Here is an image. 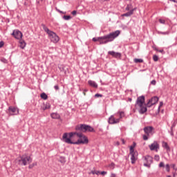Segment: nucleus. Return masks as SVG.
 <instances>
[{"label": "nucleus", "mask_w": 177, "mask_h": 177, "mask_svg": "<svg viewBox=\"0 0 177 177\" xmlns=\"http://www.w3.org/2000/svg\"><path fill=\"white\" fill-rule=\"evenodd\" d=\"M67 133L63 134L62 140L65 143H68V145H88L89 143L88 137L82 133V136L79 137L80 138L76 142H73L70 138H67Z\"/></svg>", "instance_id": "1"}, {"label": "nucleus", "mask_w": 177, "mask_h": 177, "mask_svg": "<svg viewBox=\"0 0 177 177\" xmlns=\"http://www.w3.org/2000/svg\"><path fill=\"white\" fill-rule=\"evenodd\" d=\"M121 34V31L120 30H116L115 32H112L106 35L100 37L99 39V42L100 45H104L106 44H109V42H113L118 35Z\"/></svg>", "instance_id": "2"}, {"label": "nucleus", "mask_w": 177, "mask_h": 177, "mask_svg": "<svg viewBox=\"0 0 177 177\" xmlns=\"http://www.w3.org/2000/svg\"><path fill=\"white\" fill-rule=\"evenodd\" d=\"M41 26L45 32L48 34V38L51 41V42H53V44H57V42L60 41V38L59 37L57 34H56V32L49 30V28L46 27L45 24H41Z\"/></svg>", "instance_id": "3"}, {"label": "nucleus", "mask_w": 177, "mask_h": 177, "mask_svg": "<svg viewBox=\"0 0 177 177\" xmlns=\"http://www.w3.org/2000/svg\"><path fill=\"white\" fill-rule=\"evenodd\" d=\"M145 104V96L141 95L137 98V100L135 104L136 109H139V113L140 114H145L147 111V107L144 106Z\"/></svg>", "instance_id": "4"}, {"label": "nucleus", "mask_w": 177, "mask_h": 177, "mask_svg": "<svg viewBox=\"0 0 177 177\" xmlns=\"http://www.w3.org/2000/svg\"><path fill=\"white\" fill-rule=\"evenodd\" d=\"M19 161V162H22L21 165H27V164H30L32 162V159H31L30 156H23Z\"/></svg>", "instance_id": "5"}, {"label": "nucleus", "mask_w": 177, "mask_h": 177, "mask_svg": "<svg viewBox=\"0 0 177 177\" xmlns=\"http://www.w3.org/2000/svg\"><path fill=\"white\" fill-rule=\"evenodd\" d=\"M115 117H117L115 114L111 115L108 119L109 124H111V125H114V124H120V118H115Z\"/></svg>", "instance_id": "6"}, {"label": "nucleus", "mask_w": 177, "mask_h": 177, "mask_svg": "<svg viewBox=\"0 0 177 177\" xmlns=\"http://www.w3.org/2000/svg\"><path fill=\"white\" fill-rule=\"evenodd\" d=\"M143 131H144L145 133H146V135H147V136H150V135H151V136L154 135V127H153L151 126L145 127L143 129Z\"/></svg>", "instance_id": "7"}, {"label": "nucleus", "mask_w": 177, "mask_h": 177, "mask_svg": "<svg viewBox=\"0 0 177 177\" xmlns=\"http://www.w3.org/2000/svg\"><path fill=\"white\" fill-rule=\"evenodd\" d=\"M75 131H79L80 132H87L88 124H79L75 128Z\"/></svg>", "instance_id": "8"}, {"label": "nucleus", "mask_w": 177, "mask_h": 177, "mask_svg": "<svg viewBox=\"0 0 177 177\" xmlns=\"http://www.w3.org/2000/svg\"><path fill=\"white\" fill-rule=\"evenodd\" d=\"M158 103V97L155 96L149 100L147 103V107H151V106H154V104Z\"/></svg>", "instance_id": "9"}, {"label": "nucleus", "mask_w": 177, "mask_h": 177, "mask_svg": "<svg viewBox=\"0 0 177 177\" xmlns=\"http://www.w3.org/2000/svg\"><path fill=\"white\" fill-rule=\"evenodd\" d=\"M149 147L151 151H158V149H160V145L157 141H154L152 144L149 145Z\"/></svg>", "instance_id": "10"}, {"label": "nucleus", "mask_w": 177, "mask_h": 177, "mask_svg": "<svg viewBox=\"0 0 177 177\" xmlns=\"http://www.w3.org/2000/svg\"><path fill=\"white\" fill-rule=\"evenodd\" d=\"M8 111L10 115H17L19 114V109L15 106H9Z\"/></svg>", "instance_id": "11"}, {"label": "nucleus", "mask_w": 177, "mask_h": 177, "mask_svg": "<svg viewBox=\"0 0 177 177\" xmlns=\"http://www.w3.org/2000/svg\"><path fill=\"white\" fill-rule=\"evenodd\" d=\"M12 35H13L16 39H21V38H23V33L19 30H15L12 33Z\"/></svg>", "instance_id": "12"}, {"label": "nucleus", "mask_w": 177, "mask_h": 177, "mask_svg": "<svg viewBox=\"0 0 177 177\" xmlns=\"http://www.w3.org/2000/svg\"><path fill=\"white\" fill-rule=\"evenodd\" d=\"M67 135V139H70L71 140V138L74 136V135H77V138H81L82 136V133H78V132H71V133H66Z\"/></svg>", "instance_id": "13"}, {"label": "nucleus", "mask_w": 177, "mask_h": 177, "mask_svg": "<svg viewBox=\"0 0 177 177\" xmlns=\"http://www.w3.org/2000/svg\"><path fill=\"white\" fill-rule=\"evenodd\" d=\"M108 55H110L113 57H115V59H120L122 56L120 53H116L115 51H109Z\"/></svg>", "instance_id": "14"}, {"label": "nucleus", "mask_w": 177, "mask_h": 177, "mask_svg": "<svg viewBox=\"0 0 177 177\" xmlns=\"http://www.w3.org/2000/svg\"><path fill=\"white\" fill-rule=\"evenodd\" d=\"M115 115H119L118 118H120V121H121V119L125 117V112L122 111H118L116 113H115Z\"/></svg>", "instance_id": "15"}, {"label": "nucleus", "mask_w": 177, "mask_h": 177, "mask_svg": "<svg viewBox=\"0 0 177 177\" xmlns=\"http://www.w3.org/2000/svg\"><path fill=\"white\" fill-rule=\"evenodd\" d=\"M145 160L148 164H153V157L150 156H147L145 157Z\"/></svg>", "instance_id": "16"}, {"label": "nucleus", "mask_w": 177, "mask_h": 177, "mask_svg": "<svg viewBox=\"0 0 177 177\" xmlns=\"http://www.w3.org/2000/svg\"><path fill=\"white\" fill-rule=\"evenodd\" d=\"M51 118H53V120H59L60 115L57 113H53L50 114Z\"/></svg>", "instance_id": "17"}, {"label": "nucleus", "mask_w": 177, "mask_h": 177, "mask_svg": "<svg viewBox=\"0 0 177 177\" xmlns=\"http://www.w3.org/2000/svg\"><path fill=\"white\" fill-rule=\"evenodd\" d=\"M88 84L90 86H93V88H97V84L95 81L88 80Z\"/></svg>", "instance_id": "18"}, {"label": "nucleus", "mask_w": 177, "mask_h": 177, "mask_svg": "<svg viewBox=\"0 0 177 177\" xmlns=\"http://www.w3.org/2000/svg\"><path fill=\"white\" fill-rule=\"evenodd\" d=\"M162 147H164V149H166L167 151H171V148L168 145V143H167L166 142H162Z\"/></svg>", "instance_id": "19"}, {"label": "nucleus", "mask_w": 177, "mask_h": 177, "mask_svg": "<svg viewBox=\"0 0 177 177\" xmlns=\"http://www.w3.org/2000/svg\"><path fill=\"white\" fill-rule=\"evenodd\" d=\"M19 44H20L19 46L21 49H24V48H26V41L24 40L20 39Z\"/></svg>", "instance_id": "20"}, {"label": "nucleus", "mask_w": 177, "mask_h": 177, "mask_svg": "<svg viewBox=\"0 0 177 177\" xmlns=\"http://www.w3.org/2000/svg\"><path fill=\"white\" fill-rule=\"evenodd\" d=\"M132 15H133L132 11H129L124 14H122V17H129L132 16Z\"/></svg>", "instance_id": "21"}, {"label": "nucleus", "mask_w": 177, "mask_h": 177, "mask_svg": "<svg viewBox=\"0 0 177 177\" xmlns=\"http://www.w3.org/2000/svg\"><path fill=\"white\" fill-rule=\"evenodd\" d=\"M42 110H48V109H50V104L49 103H46V104H44L43 106H41Z\"/></svg>", "instance_id": "22"}, {"label": "nucleus", "mask_w": 177, "mask_h": 177, "mask_svg": "<svg viewBox=\"0 0 177 177\" xmlns=\"http://www.w3.org/2000/svg\"><path fill=\"white\" fill-rule=\"evenodd\" d=\"M130 155L131 156V164H135V162L136 161V158L135 157V153H130Z\"/></svg>", "instance_id": "23"}, {"label": "nucleus", "mask_w": 177, "mask_h": 177, "mask_svg": "<svg viewBox=\"0 0 177 177\" xmlns=\"http://www.w3.org/2000/svg\"><path fill=\"white\" fill-rule=\"evenodd\" d=\"M132 8H133V6H132V3L127 4L126 6L125 10L131 12V10H132Z\"/></svg>", "instance_id": "24"}, {"label": "nucleus", "mask_w": 177, "mask_h": 177, "mask_svg": "<svg viewBox=\"0 0 177 177\" xmlns=\"http://www.w3.org/2000/svg\"><path fill=\"white\" fill-rule=\"evenodd\" d=\"M169 31H166V32H161V31H158V34L162 35H169Z\"/></svg>", "instance_id": "25"}, {"label": "nucleus", "mask_w": 177, "mask_h": 177, "mask_svg": "<svg viewBox=\"0 0 177 177\" xmlns=\"http://www.w3.org/2000/svg\"><path fill=\"white\" fill-rule=\"evenodd\" d=\"M87 132H95V129L92 127L87 125Z\"/></svg>", "instance_id": "26"}, {"label": "nucleus", "mask_w": 177, "mask_h": 177, "mask_svg": "<svg viewBox=\"0 0 177 177\" xmlns=\"http://www.w3.org/2000/svg\"><path fill=\"white\" fill-rule=\"evenodd\" d=\"M41 99H44V100H46V99H48V95H46L45 93H43L41 94Z\"/></svg>", "instance_id": "27"}, {"label": "nucleus", "mask_w": 177, "mask_h": 177, "mask_svg": "<svg viewBox=\"0 0 177 177\" xmlns=\"http://www.w3.org/2000/svg\"><path fill=\"white\" fill-rule=\"evenodd\" d=\"M134 63H143V59L135 58L133 59Z\"/></svg>", "instance_id": "28"}, {"label": "nucleus", "mask_w": 177, "mask_h": 177, "mask_svg": "<svg viewBox=\"0 0 177 177\" xmlns=\"http://www.w3.org/2000/svg\"><path fill=\"white\" fill-rule=\"evenodd\" d=\"M63 19H64V20H71V16H70V15H64L63 17Z\"/></svg>", "instance_id": "29"}, {"label": "nucleus", "mask_w": 177, "mask_h": 177, "mask_svg": "<svg viewBox=\"0 0 177 177\" xmlns=\"http://www.w3.org/2000/svg\"><path fill=\"white\" fill-rule=\"evenodd\" d=\"M149 136H147V134L143 135L142 136L143 140H149Z\"/></svg>", "instance_id": "30"}, {"label": "nucleus", "mask_w": 177, "mask_h": 177, "mask_svg": "<svg viewBox=\"0 0 177 177\" xmlns=\"http://www.w3.org/2000/svg\"><path fill=\"white\" fill-rule=\"evenodd\" d=\"M35 166H37V162H34L32 165H30L28 168H29V169H31L34 168V167H35Z\"/></svg>", "instance_id": "31"}, {"label": "nucleus", "mask_w": 177, "mask_h": 177, "mask_svg": "<svg viewBox=\"0 0 177 177\" xmlns=\"http://www.w3.org/2000/svg\"><path fill=\"white\" fill-rule=\"evenodd\" d=\"M91 174H93V175H99V174H100V171H95V170H93V171H91Z\"/></svg>", "instance_id": "32"}, {"label": "nucleus", "mask_w": 177, "mask_h": 177, "mask_svg": "<svg viewBox=\"0 0 177 177\" xmlns=\"http://www.w3.org/2000/svg\"><path fill=\"white\" fill-rule=\"evenodd\" d=\"M133 149H135V148L133 146L130 147V154L135 153V151Z\"/></svg>", "instance_id": "33"}, {"label": "nucleus", "mask_w": 177, "mask_h": 177, "mask_svg": "<svg viewBox=\"0 0 177 177\" xmlns=\"http://www.w3.org/2000/svg\"><path fill=\"white\" fill-rule=\"evenodd\" d=\"M162 104H164V103L162 102H160L159 104L158 109V113H160V109H161V107H162Z\"/></svg>", "instance_id": "34"}, {"label": "nucleus", "mask_w": 177, "mask_h": 177, "mask_svg": "<svg viewBox=\"0 0 177 177\" xmlns=\"http://www.w3.org/2000/svg\"><path fill=\"white\" fill-rule=\"evenodd\" d=\"M159 23H160V24H165V19H159Z\"/></svg>", "instance_id": "35"}, {"label": "nucleus", "mask_w": 177, "mask_h": 177, "mask_svg": "<svg viewBox=\"0 0 177 177\" xmlns=\"http://www.w3.org/2000/svg\"><path fill=\"white\" fill-rule=\"evenodd\" d=\"M154 160H155L156 161H160V156H158V155H155V156H154Z\"/></svg>", "instance_id": "36"}, {"label": "nucleus", "mask_w": 177, "mask_h": 177, "mask_svg": "<svg viewBox=\"0 0 177 177\" xmlns=\"http://www.w3.org/2000/svg\"><path fill=\"white\" fill-rule=\"evenodd\" d=\"M153 59L154 62H158V56L157 55H153Z\"/></svg>", "instance_id": "37"}, {"label": "nucleus", "mask_w": 177, "mask_h": 177, "mask_svg": "<svg viewBox=\"0 0 177 177\" xmlns=\"http://www.w3.org/2000/svg\"><path fill=\"white\" fill-rule=\"evenodd\" d=\"M165 167H166V171H167V172H169V171H170L169 165V164H167L166 166H165Z\"/></svg>", "instance_id": "38"}, {"label": "nucleus", "mask_w": 177, "mask_h": 177, "mask_svg": "<svg viewBox=\"0 0 177 177\" xmlns=\"http://www.w3.org/2000/svg\"><path fill=\"white\" fill-rule=\"evenodd\" d=\"M165 167V165H164V162H160L159 164V168H162Z\"/></svg>", "instance_id": "39"}, {"label": "nucleus", "mask_w": 177, "mask_h": 177, "mask_svg": "<svg viewBox=\"0 0 177 177\" xmlns=\"http://www.w3.org/2000/svg\"><path fill=\"white\" fill-rule=\"evenodd\" d=\"M151 165L150 163H144V167H147V168H150Z\"/></svg>", "instance_id": "40"}, {"label": "nucleus", "mask_w": 177, "mask_h": 177, "mask_svg": "<svg viewBox=\"0 0 177 177\" xmlns=\"http://www.w3.org/2000/svg\"><path fill=\"white\" fill-rule=\"evenodd\" d=\"M1 62H2V63H8V59L5 58H1Z\"/></svg>", "instance_id": "41"}, {"label": "nucleus", "mask_w": 177, "mask_h": 177, "mask_svg": "<svg viewBox=\"0 0 177 177\" xmlns=\"http://www.w3.org/2000/svg\"><path fill=\"white\" fill-rule=\"evenodd\" d=\"M100 38L99 37H97V38H96V37H93V42H96V41H100Z\"/></svg>", "instance_id": "42"}, {"label": "nucleus", "mask_w": 177, "mask_h": 177, "mask_svg": "<svg viewBox=\"0 0 177 177\" xmlns=\"http://www.w3.org/2000/svg\"><path fill=\"white\" fill-rule=\"evenodd\" d=\"M102 96L103 95L102 94H99V93H97V94L95 95V97H102Z\"/></svg>", "instance_id": "43"}, {"label": "nucleus", "mask_w": 177, "mask_h": 177, "mask_svg": "<svg viewBox=\"0 0 177 177\" xmlns=\"http://www.w3.org/2000/svg\"><path fill=\"white\" fill-rule=\"evenodd\" d=\"M151 85H156V80H152V81L151 82Z\"/></svg>", "instance_id": "44"}, {"label": "nucleus", "mask_w": 177, "mask_h": 177, "mask_svg": "<svg viewBox=\"0 0 177 177\" xmlns=\"http://www.w3.org/2000/svg\"><path fill=\"white\" fill-rule=\"evenodd\" d=\"M54 88L55 89V91H59V86L55 85V86H54Z\"/></svg>", "instance_id": "45"}, {"label": "nucleus", "mask_w": 177, "mask_h": 177, "mask_svg": "<svg viewBox=\"0 0 177 177\" xmlns=\"http://www.w3.org/2000/svg\"><path fill=\"white\" fill-rule=\"evenodd\" d=\"M101 175H107V171H101Z\"/></svg>", "instance_id": "46"}, {"label": "nucleus", "mask_w": 177, "mask_h": 177, "mask_svg": "<svg viewBox=\"0 0 177 177\" xmlns=\"http://www.w3.org/2000/svg\"><path fill=\"white\" fill-rule=\"evenodd\" d=\"M136 10V8H132V9L130 10V12H132V15H133V11Z\"/></svg>", "instance_id": "47"}, {"label": "nucleus", "mask_w": 177, "mask_h": 177, "mask_svg": "<svg viewBox=\"0 0 177 177\" xmlns=\"http://www.w3.org/2000/svg\"><path fill=\"white\" fill-rule=\"evenodd\" d=\"M72 15H73V16H75V15H77V11H76V10H73V11L72 12Z\"/></svg>", "instance_id": "48"}, {"label": "nucleus", "mask_w": 177, "mask_h": 177, "mask_svg": "<svg viewBox=\"0 0 177 177\" xmlns=\"http://www.w3.org/2000/svg\"><path fill=\"white\" fill-rule=\"evenodd\" d=\"M3 46V41L0 42V48H2Z\"/></svg>", "instance_id": "49"}, {"label": "nucleus", "mask_w": 177, "mask_h": 177, "mask_svg": "<svg viewBox=\"0 0 177 177\" xmlns=\"http://www.w3.org/2000/svg\"><path fill=\"white\" fill-rule=\"evenodd\" d=\"M131 146L135 148L136 147V142H133V145Z\"/></svg>", "instance_id": "50"}, {"label": "nucleus", "mask_w": 177, "mask_h": 177, "mask_svg": "<svg viewBox=\"0 0 177 177\" xmlns=\"http://www.w3.org/2000/svg\"><path fill=\"white\" fill-rule=\"evenodd\" d=\"M122 145H125V140L124 139H122Z\"/></svg>", "instance_id": "51"}, {"label": "nucleus", "mask_w": 177, "mask_h": 177, "mask_svg": "<svg viewBox=\"0 0 177 177\" xmlns=\"http://www.w3.org/2000/svg\"><path fill=\"white\" fill-rule=\"evenodd\" d=\"M57 12H59V13H64L63 12V11H60V10H57Z\"/></svg>", "instance_id": "52"}, {"label": "nucleus", "mask_w": 177, "mask_h": 177, "mask_svg": "<svg viewBox=\"0 0 177 177\" xmlns=\"http://www.w3.org/2000/svg\"><path fill=\"white\" fill-rule=\"evenodd\" d=\"M111 177H115V174H112L111 176Z\"/></svg>", "instance_id": "53"}, {"label": "nucleus", "mask_w": 177, "mask_h": 177, "mask_svg": "<svg viewBox=\"0 0 177 177\" xmlns=\"http://www.w3.org/2000/svg\"><path fill=\"white\" fill-rule=\"evenodd\" d=\"M172 168H175V164L172 165Z\"/></svg>", "instance_id": "54"}, {"label": "nucleus", "mask_w": 177, "mask_h": 177, "mask_svg": "<svg viewBox=\"0 0 177 177\" xmlns=\"http://www.w3.org/2000/svg\"><path fill=\"white\" fill-rule=\"evenodd\" d=\"M129 102H132V99L131 98H129Z\"/></svg>", "instance_id": "55"}, {"label": "nucleus", "mask_w": 177, "mask_h": 177, "mask_svg": "<svg viewBox=\"0 0 177 177\" xmlns=\"http://www.w3.org/2000/svg\"><path fill=\"white\" fill-rule=\"evenodd\" d=\"M170 1H171V2H175V0H170Z\"/></svg>", "instance_id": "56"}, {"label": "nucleus", "mask_w": 177, "mask_h": 177, "mask_svg": "<svg viewBox=\"0 0 177 177\" xmlns=\"http://www.w3.org/2000/svg\"><path fill=\"white\" fill-rule=\"evenodd\" d=\"M174 2H176V3H177V0H174Z\"/></svg>", "instance_id": "57"}, {"label": "nucleus", "mask_w": 177, "mask_h": 177, "mask_svg": "<svg viewBox=\"0 0 177 177\" xmlns=\"http://www.w3.org/2000/svg\"><path fill=\"white\" fill-rule=\"evenodd\" d=\"M167 177H171V176H167Z\"/></svg>", "instance_id": "58"}, {"label": "nucleus", "mask_w": 177, "mask_h": 177, "mask_svg": "<svg viewBox=\"0 0 177 177\" xmlns=\"http://www.w3.org/2000/svg\"><path fill=\"white\" fill-rule=\"evenodd\" d=\"M111 165H114V163H112Z\"/></svg>", "instance_id": "59"}, {"label": "nucleus", "mask_w": 177, "mask_h": 177, "mask_svg": "<svg viewBox=\"0 0 177 177\" xmlns=\"http://www.w3.org/2000/svg\"><path fill=\"white\" fill-rule=\"evenodd\" d=\"M160 52H162V50H160Z\"/></svg>", "instance_id": "60"}]
</instances>
